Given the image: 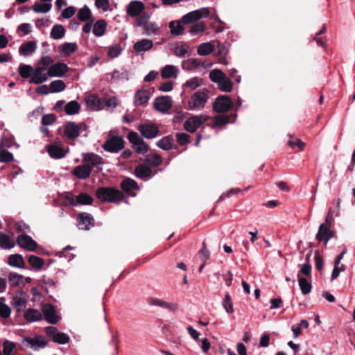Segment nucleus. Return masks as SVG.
Masks as SVG:
<instances>
[{
    "instance_id": "obj_1",
    "label": "nucleus",
    "mask_w": 355,
    "mask_h": 355,
    "mask_svg": "<svg viewBox=\"0 0 355 355\" xmlns=\"http://www.w3.org/2000/svg\"><path fill=\"white\" fill-rule=\"evenodd\" d=\"M96 198L103 202L118 204L123 200V193L114 187H98L96 191Z\"/></svg>"
},
{
    "instance_id": "obj_2",
    "label": "nucleus",
    "mask_w": 355,
    "mask_h": 355,
    "mask_svg": "<svg viewBox=\"0 0 355 355\" xmlns=\"http://www.w3.org/2000/svg\"><path fill=\"white\" fill-rule=\"evenodd\" d=\"M210 80L216 83L218 89L223 92H230L233 88L231 80L220 69H214L209 72Z\"/></svg>"
},
{
    "instance_id": "obj_3",
    "label": "nucleus",
    "mask_w": 355,
    "mask_h": 355,
    "mask_svg": "<svg viewBox=\"0 0 355 355\" xmlns=\"http://www.w3.org/2000/svg\"><path fill=\"white\" fill-rule=\"evenodd\" d=\"M103 148L109 153H117L125 148V140L121 136L111 135L106 139L102 146Z\"/></svg>"
},
{
    "instance_id": "obj_4",
    "label": "nucleus",
    "mask_w": 355,
    "mask_h": 355,
    "mask_svg": "<svg viewBox=\"0 0 355 355\" xmlns=\"http://www.w3.org/2000/svg\"><path fill=\"white\" fill-rule=\"evenodd\" d=\"M208 94L205 92H196L190 98L188 102V107L193 111L202 110L207 102Z\"/></svg>"
},
{
    "instance_id": "obj_5",
    "label": "nucleus",
    "mask_w": 355,
    "mask_h": 355,
    "mask_svg": "<svg viewBox=\"0 0 355 355\" xmlns=\"http://www.w3.org/2000/svg\"><path fill=\"white\" fill-rule=\"evenodd\" d=\"M127 139L137 154L144 155L148 151V145L139 137L137 132L130 131L127 135Z\"/></svg>"
},
{
    "instance_id": "obj_6",
    "label": "nucleus",
    "mask_w": 355,
    "mask_h": 355,
    "mask_svg": "<svg viewBox=\"0 0 355 355\" xmlns=\"http://www.w3.org/2000/svg\"><path fill=\"white\" fill-rule=\"evenodd\" d=\"M87 128V125L84 122L76 123L68 121L64 125V134L67 139H75L79 137L80 132L86 130Z\"/></svg>"
},
{
    "instance_id": "obj_7",
    "label": "nucleus",
    "mask_w": 355,
    "mask_h": 355,
    "mask_svg": "<svg viewBox=\"0 0 355 355\" xmlns=\"http://www.w3.org/2000/svg\"><path fill=\"white\" fill-rule=\"evenodd\" d=\"M208 120V116L203 114L192 116L184 123V129L191 133L195 132L200 126Z\"/></svg>"
},
{
    "instance_id": "obj_8",
    "label": "nucleus",
    "mask_w": 355,
    "mask_h": 355,
    "mask_svg": "<svg viewBox=\"0 0 355 355\" xmlns=\"http://www.w3.org/2000/svg\"><path fill=\"white\" fill-rule=\"evenodd\" d=\"M137 129L141 135L148 139L155 138L159 133L157 125L151 122L143 123L138 126Z\"/></svg>"
},
{
    "instance_id": "obj_9",
    "label": "nucleus",
    "mask_w": 355,
    "mask_h": 355,
    "mask_svg": "<svg viewBox=\"0 0 355 355\" xmlns=\"http://www.w3.org/2000/svg\"><path fill=\"white\" fill-rule=\"evenodd\" d=\"M46 334L52 338L53 341L60 345L67 344L69 342V336L63 332H59L55 327L49 326L45 328Z\"/></svg>"
},
{
    "instance_id": "obj_10",
    "label": "nucleus",
    "mask_w": 355,
    "mask_h": 355,
    "mask_svg": "<svg viewBox=\"0 0 355 355\" xmlns=\"http://www.w3.org/2000/svg\"><path fill=\"white\" fill-rule=\"evenodd\" d=\"M209 15V10L207 8L189 12L182 17V21L184 24L193 23L203 17H207Z\"/></svg>"
},
{
    "instance_id": "obj_11",
    "label": "nucleus",
    "mask_w": 355,
    "mask_h": 355,
    "mask_svg": "<svg viewBox=\"0 0 355 355\" xmlns=\"http://www.w3.org/2000/svg\"><path fill=\"white\" fill-rule=\"evenodd\" d=\"M232 106L231 99L225 95L218 96L214 103L213 110L218 113L226 112L230 110Z\"/></svg>"
},
{
    "instance_id": "obj_12",
    "label": "nucleus",
    "mask_w": 355,
    "mask_h": 355,
    "mask_svg": "<svg viewBox=\"0 0 355 355\" xmlns=\"http://www.w3.org/2000/svg\"><path fill=\"white\" fill-rule=\"evenodd\" d=\"M17 245L28 251L33 252L37 248V242L29 235L21 234L17 236L16 239Z\"/></svg>"
},
{
    "instance_id": "obj_13",
    "label": "nucleus",
    "mask_w": 355,
    "mask_h": 355,
    "mask_svg": "<svg viewBox=\"0 0 355 355\" xmlns=\"http://www.w3.org/2000/svg\"><path fill=\"white\" fill-rule=\"evenodd\" d=\"M94 225V217L88 213H80L77 216V226L79 230H89Z\"/></svg>"
},
{
    "instance_id": "obj_14",
    "label": "nucleus",
    "mask_w": 355,
    "mask_h": 355,
    "mask_svg": "<svg viewBox=\"0 0 355 355\" xmlns=\"http://www.w3.org/2000/svg\"><path fill=\"white\" fill-rule=\"evenodd\" d=\"M153 106L159 112L166 113L172 107L171 98L168 96L157 97L153 102Z\"/></svg>"
},
{
    "instance_id": "obj_15",
    "label": "nucleus",
    "mask_w": 355,
    "mask_h": 355,
    "mask_svg": "<svg viewBox=\"0 0 355 355\" xmlns=\"http://www.w3.org/2000/svg\"><path fill=\"white\" fill-rule=\"evenodd\" d=\"M23 343L27 344L35 351L46 347L49 343L48 340H46L43 336L40 335H37L33 338L26 337Z\"/></svg>"
},
{
    "instance_id": "obj_16",
    "label": "nucleus",
    "mask_w": 355,
    "mask_h": 355,
    "mask_svg": "<svg viewBox=\"0 0 355 355\" xmlns=\"http://www.w3.org/2000/svg\"><path fill=\"white\" fill-rule=\"evenodd\" d=\"M42 317L50 324H56L60 318L56 315L55 306L51 304H44L42 306Z\"/></svg>"
},
{
    "instance_id": "obj_17",
    "label": "nucleus",
    "mask_w": 355,
    "mask_h": 355,
    "mask_svg": "<svg viewBox=\"0 0 355 355\" xmlns=\"http://www.w3.org/2000/svg\"><path fill=\"white\" fill-rule=\"evenodd\" d=\"M49 77L50 76L48 71L37 66L33 69V76L31 77L28 82L31 84L40 85L46 82L49 79Z\"/></svg>"
},
{
    "instance_id": "obj_18",
    "label": "nucleus",
    "mask_w": 355,
    "mask_h": 355,
    "mask_svg": "<svg viewBox=\"0 0 355 355\" xmlns=\"http://www.w3.org/2000/svg\"><path fill=\"white\" fill-rule=\"evenodd\" d=\"M135 176L144 181H147L155 175L148 166L145 164H139L135 168L134 172Z\"/></svg>"
},
{
    "instance_id": "obj_19",
    "label": "nucleus",
    "mask_w": 355,
    "mask_h": 355,
    "mask_svg": "<svg viewBox=\"0 0 355 355\" xmlns=\"http://www.w3.org/2000/svg\"><path fill=\"white\" fill-rule=\"evenodd\" d=\"M69 71L68 66L62 62L53 64L48 69L50 77H64Z\"/></svg>"
},
{
    "instance_id": "obj_20",
    "label": "nucleus",
    "mask_w": 355,
    "mask_h": 355,
    "mask_svg": "<svg viewBox=\"0 0 355 355\" xmlns=\"http://www.w3.org/2000/svg\"><path fill=\"white\" fill-rule=\"evenodd\" d=\"M83 160L86 164L89 165L92 168L104 164L103 159L94 153H83Z\"/></svg>"
},
{
    "instance_id": "obj_21",
    "label": "nucleus",
    "mask_w": 355,
    "mask_h": 355,
    "mask_svg": "<svg viewBox=\"0 0 355 355\" xmlns=\"http://www.w3.org/2000/svg\"><path fill=\"white\" fill-rule=\"evenodd\" d=\"M144 10V5L139 1H132L126 7L127 14L132 17H138Z\"/></svg>"
},
{
    "instance_id": "obj_22",
    "label": "nucleus",
    "mask_w": 355,
    "mask_h": 355,
    "mask_svg": "<svg viewBox=\"0 0 355 355\" xmlns=\"http://www.w3.org/2000/svg\"><path fill=\"white\" fill-rule=\"evenodd\" d=\"M150 98V92L148 89H140L135 95L134 103L136 106L145 105Z\"/></svg>"
},
{
    "instance_id": "obj_23",
    "label": "nucleus",
    "mask_w": 355,
    "mask_h": 355,
    "mask_svg": "<svg viewBox=\"0 0 355 355\" xmlns=\"http://www.w3.org/2000/svg\"><path fill=\"white\" fill-rule=\"evenodd\" d=\"M153 46V42L151 40L142 39L137 42L133 49L137 55L142 54L146 51L150 50Z\"/></svg>"
},
{
    "instance_id": "obj_24",
    "label": "nucleus",
    "mask_w": 355,
    "mask_h": 355,
    "mask_svg": "<svg viewBox=\"0 0 355 355\" xmlns=\"http://www.w3.org/2000/svg\"><path fill=\"white\" fill-rule=\"evenodd\" d=\"M92 167L86 164L76 166L73 170V175L79 179H86L92 173Z\"/></svg>"
},
{
    "instance_id": "obj_25",
    "label": "nucleus",
    "mask_w": 355,
    "mask_h": 355,
    "mask_svg": "<svg viewBox=\"0 0 355 355\" xmlns=\"http://www.w3.org/2000/svg\"><path fill=\"white\" fill-rule=\"evenodd\" d=\"M87 105L92 110H103L102 98H99L97 95L89 94L85 98Z\"/></svg>"
},
{
    "instance_id": "obj_26",
    "label": "nucleus",
    "mask_w": 355,
    "mask_h": 355,
    "mask_svg": "<svg viewBox=\"0 0 355 355\" xmlns=\"http://www.w3.org/2000/svg\"><path fill=\"white\" fill-rule=\"evenodd\" d=\"M37 43L35 41H28L19 46V53L23 56H30L36 50Z\"/></svg>"
},
{
    "instance_id": "obj_27",
    "label": "nucleus",
    "mask_w": 355,
    "mask_h": 355,
    "mask_svg": "<svg viewBox=\"0 0 355 355\" xmlns=\"http://www.w3.org/2000/svg\"><path fill=\"white\" fill-rule=\"evenodd\" d=\"M24 318L29 322H34L42 320V313L35 309H28L24 313Z\"/></svg>"
},
{
    "instance_id": "obj_28",
    "label": "nucleus",
    "mask_w": 355,
    "mask_h": 355,
    "mask_svg": "<svg viewBox=\"0 0 355 355\" xmlns=\"http://www.w3.org/2000/svg\"><path fill=\"white\" fill-rule=\"evenodd\" d=\"M122 190L126 193H130L134 190L139 189L138 184L135 180L130 178H125L120 184Z\"/></svg>"
},
{
    "instance_id": "obj_29",
    "label": "nucleus",
    "mask_w": 355,
    "mask_h": 355,
    "mask_svg": "<svg viewBox=\"0 0 355 355\" xmlns=\"http://www.w3.org/2000/svg\"><path fill=\"white\" fill-rule=\"evenodd\" d=\"M25 295V293L21 291L12 297V304L18 312L21 311L22 307L26 306V299Z\"/></svg>"
},
{
    "instance_id": "obj_30",
    "label": "nucleus",
    "mask_w": 355,
    "mask_h": 355,
    "mask_svg": "<svg viewBox=\"0 0 355 355\" xmlns=\"http://www.w3.org/2000/svg\"><path fill=\"white\" fill-rule=\"evenodd\" d=\"M181 21H171L169 23L168 27L170 28L171 35L173 37H175L184 34V26Z\"/></svg>"
},
{
    "instance_id": "obj_31",
    "label": "nucleus",
    "mask_w": 355,
    "mask_h": 355,
    "mask_svg": "<svg viewBox=\"0 0 355 355\" xmlns=\"http://www.w3.org/2000/svg\"><path fill=\"white\" fill-rule=\"evenodd\" d=\"M8 263L12 267L25 268V261L22 255L19 254H14L9 256Z\"/></svg>"
},
{
    "instance_id": "obj_32",
    "label": "nucleus",
    "mask_w": 355,
    "mask_h": 355,
    "mask_svg": "<svg viewBox=\"0 0 355 355\" xmlns=\"http://www.w3.org/2000/svg\"><path fill=\"white\" fill-rule=\"evenodd\" d=\"M202 64V61L198 58H189L182 62L181 67L185 71H192Z\"/></svg>"
},
{
    "instance_id": "obj_33",
    "label": "nucleus",
    "mask_w": 355,
    "mask_h": 355,
    "mask_svg": "<svg viewBox=\"0 0 355 355\" xmlns=\"http://www.w3.org/2000/svg\"><path fill=\"white\" fill-rule=\"evenodd\" d=\"M189 52V46L184 42H180L175 44L173 53L178 58H184Z\"/></svg>"
},
{
    "instance_id": "obj_34",
    "label": "nucleus",
    "mask_w": 355,
    "mask_h": 355,
    "mask_svg": "<svg viewBox=\"0 0 355 355\" xmlns=\"http://www.w3.org/2000/svg\"><path fill=\"white\" fill-rule=\"evenodd\" d=\"M93 200L94 199L90 195L86 193H81L76 196L75 202H71V204L73 206L77 205H89L92 204Z\"/></svg>"
},
{
    "instance_id": "obj_35",
    "label": "nucleus",
    "mask_w": 355,
    "mask_h": 355,
    "mask_svg": "<svg viewBox=\"0 0 355 355\" xmlns=\"http://www.w3.org/2000/svg\"><path fill=\"white\" fill-rule=\"evenodd\" d=\"M179 69L174 65H166L161 71V76L163 78H176L178 76Z\"/></svg>"
},
{
    "instance_id": "obj_36",
    "label": "nucleus",
    "mask_w": 355,
    "mask_h": 355,
    "mask_svg": "<svg viewBox=\"0 0 355 355\" xmlns=\"http://www.w3.org/2000/svg\"><path fill=\"white\" fill-rule=\"evenodd\" d=\"M15 245V241L5 233L0 232V248L4 250L13 248Z\"/></svg>"
},
{
    "instance_id": "obj_37",
    "label": "nucleus",
    "mask_w": 355,
    "mask_h": 355,
    "mask_svg": "<svg viewBox=\"0 0 355 355\" xmlns=\"http://www.w3.org/2000/svg\"><path fill=\"white\" fill-rule=\"evenodd\" d=\"M47 151L49 155L55 159H60L65 156L64 150L58 145H50L48 146Z\"/></svg>"
},
{
    "instance_id": "obj_38",
    "label": "nucleus",
    "mask_w": 355,
    "mask_h": 355,
    "mask_svg": "<svg viewBox=\"0 0 355 355\" xmlns=\"http://www.w3.org/2000/svg\"><path fill=\"white\" fill-rule=\"evenodd\" d=\"M297 278L302 293L303 295L310 293L312 288L311 282H308L306 278L302 277L300 273L297 274Z\"/></svg>"
},
{
    "instance_id": "obj_39",
    "label": "nucleus",
    "mask_w": 355,
    "mask_h": 355,
    "mask_svg": "<svg viewBox=\"0 0 355 355\" xmlns=\"http://www.w3.org/2000/svg\"><path fill=\"white\" fill-rule=\"evenodd\" d=\"M214 51V46L210 42H204L200 44L197 49L199 55L206 56L212 53Z\"/></svg>"
},
{
    "instance_id": "obj_40",
    "label": "nucleus",
    "mask_w": 355,
    "mask_h": 355,
    "mask_svg": "<svg viewBox=\"0 0 355 355\" xmlns=\"http://www.w3.org/2000/svg\"><path fill=\"white\" fill-rule=\"evenodd\" d=\"M24 277L17 272H10L8 275V282L11 286H17L19 285H24Z\"/></svg>"
},
{
    "instance_id": "obj_41",
    "label": "nucleus",
    "mask_w": 355,
    "mask_h": 355,
    "mask_svg": "<svg viewBox=\"0 0 355 355\" xmlns=\"http://www.w3.org/2000/svg\"><path fill=\"white\" fill-rule=\"evenodd\" d=\"M145 162L152 166L157 167L162 164V158L157 153H150L146 155Z\"/></svg>"
},
{
    "instance_id": "obj_42",
    "label": "nucleus",
    "mask_w": 355,
    "mask_h": 355,
    "mask_svg": "<svg viewBox=\"0 0 355 355\" xmlns=\"http://www.w3.org/2000/svg\"><path fill=\"white\" fill-rule=\"evenodd\" d=\"M106 28H107V23H106L105 20H103V19L98 20L94 24L93 33L95 36H97V37L103 36L105 33Z\"/></svg>"
},
{
    "instance_id": "obj_43",
    "label": "nucleus",
    "mask_w": 355,
    "mask_h": 355,
    "mask_svg": "<svg viewBox=\"0 0 355 355\" xmlns=\"http://www.w3.org/2000/svg\"><path fill=\"white\" fill-rule=\"evenodd\" d=\"M33 68L32 66L25 64H20L18 67V73L24 79L30 78L33 76Z\"/></svg>"
},
{
    "instance_id": "obj_44",
    "label": "nucleus",
    "mask_w": 355,
    "mask_h": 355,
    "mask_svg": "<svg viewBox=\"0 0 355 355\" xmlns=\"http://www.w3.org/2000/svg\"><path fill=\"white\" fill-rule=\"evenodd\" d=\"M28 262L37 271L40 270L44 265V260L35 255H31L28 257Z\"/></svg>"
},
{
    "instance_id": "obj_45",
    "label": "nucleus",
    "mask_w": 355,
    "mask_h": 355,
    "mask_svg": "<svg viewBox=\"0 0 355 355\" xmlns=\"http://www.w3.org/2000/svg\"><path fill=\"white\" fill-rule=\"evenodd\" d=\"M65 32V28L62 25L55 24L51 28V37L54 40H60L64 36Z\"/></svg>"
},
{
    "instance_id": "obj_46",
    "label": "nucleus",
    "mask_w": 355,
    "mask_h": 355,
    "mask_svg": "<svg viewBox=\"0 0 355 355\" xmlns=\"http://www.w3.org/2000/svg\"><path fill=\"white\" fill-rule=\"evenodd\" d=\"M51 3L36 2L32 6V9L37 13H46L51 9Z\"/></svg>"
},
{
    "instance_id": "obj_47",
    "label": "nucleus",
    "mask_w": 355,
    "mask_h": 355,
    "mask_svg": "<svg viewBox=\"0 0 355 355\" xmlns=\"http://www.w3.org/2000/svg\"><path fill=\"white\" fill-rule=\"evenodd\" d=\"M173 139L169 136L164 137L157 142V146L164 150H171L173 148Z\"/></svg>"
},
{
    "instance_id": "obj_48",
    "label": "nucleus",
    "mask_w": 355,
    "mask_h": 355,
    "mask_svg": "<svg viewBox=\"0 0 355 355\" xmlns=\"http://www.w3.org/2000/svg\"><path fill=\"white\" fill-rule=\"evenodd\" d=\"M77 17L81 21L94 19L90 9L86 5L78 10Z\"/></svg>"
},
{
    "instance_id": "obj_49",
    "label": "nucleus",
    "mask_w": 355,
    "mask_h": 355,
    "mask_svg": "<svg viewBox=\"0 0 355 355\" xmlns=\"http://www.w3.org/2000/svg\"><path fill=\"white\" fill-rule=\"evenodd\" d=\"M80 105L76 101L69 102L64 107V111L68 115L78 114L80 111Z\"/></svg>"
},
{
    "instance_id": "obj_50",
    "label": "nucleus",
    "mask_w": 355,
    "mask_h": 355,
    "mask_svg": "<svg viewBox=\"0 0 355 355\" xmlns=\"http://www.w3.org/2000/svg\"><path fill=\"white\" fill-rule=\"evenodd\" d=\"M112 79L114 81L128 80L129 79V73L125 69L114 70L112 74Z\"/></svg>"
},
{
    "instance_id": "obj_51",
    "label": "nucleus",
    "mask_w": 355,
    "mask_h": 355,
    "mask_svg": "<svg viewBox=\"0 0 355 355\" xmlns=\"http://www.w3.org/2000/svg\"><path fill=\"white\" fill-rule=\"evenodd\" d=\"M66 85L64 81L61 80H56L52 81L49 85L50 92L51 93H58L64 90Z\"/></svg>"
},
{
    "instance_id": "obj_52",
    "label": "nucleus",
    "mask_w": 355,
    "mask_h": 355,
    "mask_svg": "<svg viewBox=\"0 0 355 355\" xmlns=\"http://www.w3.org/2000/svg\"><path fill=\"white\" fill-rule=\"evenodd\" d=\"M77 50V44L75 42H66L62 45V53L64 55L69 56Z\"/></svg>"
},
{
    "instance_id": "obj_53",
    "label": "nucleus",
    "mask_w": 355,
    "mask_h": 355,
    "mask_svg": "<svg viewBox=\"0 0 355 355\" xmlns=\"http://www.w3.org/2000/svg\"><path fill=\"white\" fill-rule=\"evenodd\" d=\"M206 30V25L205 22L200 21L194 24L190 28L189 33L191 35H197L202 33Z\"/></svg>"
},
{
    "instance_id": "obj_54",
    "label": "nucleus",
    "mask_w": 355,
    "mask_h": 355,
    "mask_svg": "<svg viewBox=\"0 0 355 355\" xmlns=\"http://www.w3.org/2000/svg\"><path fill=\"white\" fill-rule=\"evenodd\" d=\"M202 83V79L198 77H193L186 81L184 87H189L191 89H195L200 87Z\"/></svg>"
},
{
    "instance_id": "obj_55",
    "label": "nucleus",
    "mask_w": 355,
    "mask_h": 355,
    "mask_svg": "<svg viewBox=\"0 0 355 355\" xmlns=\"http://www.w3.org/2000/svg\"><path fill=\"white\" fill-rule=\"evenodd\" d=\"M122 51V47L120 44H115L108 47L107 55L111 58L118 57Z\"/></svg>"
},
{
    "instance_id": "obj_56",
    "label": "nucleus",
    "mask_w": 355,
    "mask_h": 355,
    "mask_svg": "<svg viewBox=\"0 0 355 355\" xmlns=\"http://www.w3.org/2000/svg\"><path fill=\"white\" fill-rule=\"evenodd\" d=\"M102 104L103 109L105 107L114 109L118 105V99L115 96L108 98H102Z\"/></svg>"
},
{
    "instance_id": "obj_57",
    "label": "nucleus",
    "mask_w": 355,
    "mask_h": 355,
    "mask_svg": "<svg viewBox=\"0 0 355 355\" xmlns=\"http://www.w3.org/2000/svg\"><path fill=\"white\" fill-rule=\"evenodd\" d=\"M143 29V34L146 35H156L159 30L157 24L153 22H148Z\"/></svg>"
},
{
    "instance_id": "obj_58",
    "label": "nucleus",
    "mask_w": 355,
    "mask_h": 355,
    "mask_svg": "<svg viewBox=\"0 0 355 355\" xmlns=\"http://www.w3.org/2000/svg\"><path fill=\"white\" fill-rule=\"evenodd\" d=\"M331 227L326 225V224H321L319 227L318 232L316 234V239L318 241H324L326 235L327 234L328 232H329V229Z\"/></svg>"
},
{
    "instance_id": "obj_59",
    "label": "nucleus",
    "mask_w": 355,
    "mask_h": 355,
    "mask_svg": "<svg viewBox=\"0 0 355 355\" xmlns=\"http://www.w3.org/2000/svg\"><path fill=\"white\" fill-rule=\"evenodd\" d=\"M4 297L0 298V316L4 318H7L10 315L11 309L4 303Z\"/></svg>"
},
{
    "instance_id": "obj_60",
    "label": "nucleus",
    "mask_w": 355,
    "mask_h": 355,
    "mask_svg": "<svg viewBox=\"0 0 355 355\" xmlns=\"http://www.w3.org/2000/svg\"><path fill=\"white\" fill-rule=\"evenodd\" d=\"M53 60L50 56L46 55L41 58L38 62L37 67L48 71L49 68L53 64Z\"/></svg>"
},
{
    "instance_id": "obj_61",
    "label": "nucleus",
    "mask_w": 355,
    "mask_h": 355,
    "mask_svg": "<svg viewBox=\"0 0 355 355\" xmlns=\"http://www.w3.org/2000/svg\"><path fill=\"white\" fill-rule=\"evenodd\" d=\"M223 306L228 313H232L234 312L233 304L229 293H226L225 295Z\"/></svg>"
},
{
    "instance_id": "obj_62",
    "label": "nucleus",
    "mask_w": 355,
    "mask_h": 355,
    "mask_svg": "<svg viewBox=\"0 0 355 355\" xmlns=\"http://www.w3.org/2000/svg\"><path fill=\"white\" fill-rule=\"evenodd\" d=\"M13 155L6 149H0V162L8 163L12 161Z\"/></svg>"
},
{
    "instance_id": "obj_63",
    "label": "nucleus",
    "mask_w": 355,
    "mask_h": 355,
    "mask_svg": "<svg viewBox=\"0 0 355 355\" xmlns=\"http://www.w3.org/2000/svg\"><path fill=\"white\" fill-rule=\"evenodd\" d=\"M176 140L179 145L183 146L190 142V137L188 134L184 132L176 133Z\"/></svg>"
},
{
    "instance_id": "obj_64",
    "label": "nucleus",
    "mask_w": 355,
    "mask_h": 355,
    "mask_svg": "<svg viewBox=\"0 0 355 355\" xmlns=\"http://www.w3.org/2000/svg\"><path fill=\"white\" fill-rule=\"evenodd\" d=\"M147 302L149 306H159L165 309L166 301L155 297H149L147 300Z\"/></svg>"
}]
</instances>
